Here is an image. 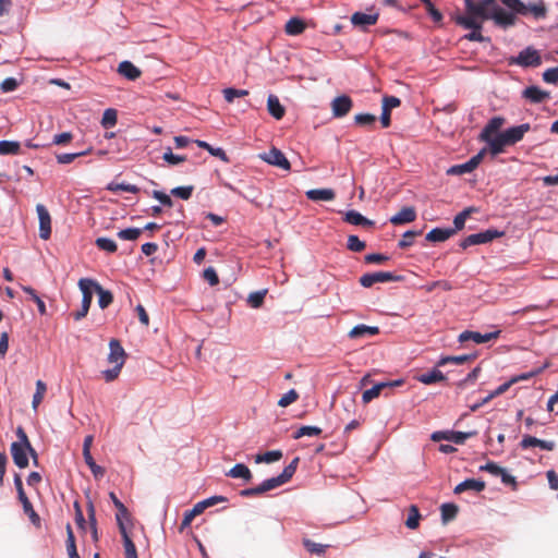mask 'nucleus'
I'll use <instances>...</instances> for the list:
<instances>
[{
	"mask_svg": "<svg viewBox=\"0 0 558 558\" xmlns=\"http://www.w3.org/2000/svg\"><path fill=\"white\" fill-rule=\"evenodd\" d=\"M417 380L424 385H432L446 380V376L438 368H433L430 372L417 376Z\"/></svg>",
	"mask_w": 558,
	"mask_h": 558,
	"instance_id": "obj_27",
	"label": "nucleus"
},
{
	"mask_svg": "<svg viewBox=\"0 0 558 558\" xmlns=\"http://www.w3.org/2000/svg\"><path fill=\"white\" fill-rule=\"evenodd\" d=\"M401 104L400 99L395 96H385L383 98V107L381 109H386L388 111H391L392 109L399 107Z\"/></svg>",
	"mask_w": 558,
	"mask_h": 558,
	"instance_id": "obj_64",
	"label": "nucleus"
},
{
	"mask_svg": "<svg viewBox=\"0 0 558 558\" xmlns=\"http://www.w3.org/2000/svg\"><path fill=\"white\" fill-rule=\"evenodd\" d=\"M484 488H485V483L483 481L468 478V480L461 482L460 484H458L454 487L453 492H454V494H461L465 490H474L476 493H480V492L484 490Z\"/></svg>",
	"mask_w": 558,
	"mask_h": 558,
	"instance_id": "obj_22",
	"label": "nucleus"
},
{
	"mask_svg": "<svg viewBox=\"0 0 558 558\" xmlns=\"http://www.w3.org/2000/svg\"><path fill=\"white\" fill-rule=\"evenodd\" d=\"M421 514L416 506L412 505L409 508L408 519L405 521L407 527L415 530L420 524Z\"/></svg>",
	"mask_w": 558,
	"mask_h": 558,
	"instance_id": "obj_39",
	"label": "nucleus"
},
{
	"mask_svg": "<svg viewBox=\"0 0 558 558\" xmlns=\"http://www.w3.org/2000/svg\"><path fill=\"white\" fill-rule=\"evenodd\" d=\"M193 186H178L171 190V194L173 196L180 197L182 199H189L192 195Z\"/></svg>",
	"mask_w": 558,
	"mask_h": 558,
	"instance_id": "obj_61",
	"label": "nucleus"
},
{
	"mask_svg": "<svg viewBox=\"0 0 558 558\" xmlns=\"http://www.w3.org/2000/svg\"><path fill=\"white\" fill-rule=\"evenodd\" d=\"M383 389H385V384L378 383L371 389L365 390L362 395L363 403H369L373 399L377 398Z\"/></svg>",
	"mask_w": 558,
	"mask_h": 558,
	"instance_id": "obj_40",
	"label": "nucleus"
},
{
	"mask_svg": "<svg viewBox=\"0 0 558 558\" xmlns=\"http://www.w3.org/2000/svg\"><path fill=\"white\" fill-rule=\"evenodd\" d=\"M88 154V150L80 151V153H69V154H58L56 155V159L60 165H68L74 161L76 158L85 156Z\"/></svg>",
	"mask_w": 558,
	"mask_h": 558,
	"instance_id": "obj_51",
	"label": "nucleus"
},
{
	"mask_svg": "<svg viewBox=\"0 0 558 558\" xmlns=\"http://www.w3.org/2000/svg\"><path fill=\"white\" fill-rule=\"evenodd\" d=\"M472 359L471 355H457V356H442L438 362L437 366H445L449 363L462 365Z\"/></svg>",
	"mask_w": 558,
	"mask_h": 558,
	"instance_id": "obj_44",
	"label": "nucleus"
},
{
	"mask_svg": "<svg viewBox=\"0 0 558 558\" xmlns=\"http://www.w3.org/2000/svg\"><path fill=\"white\" fill-rule=\"evenodd\" d=\"M141 232H142L141 229H138V228H128V229L119 231L118 236L121 240L134 241L141 235Z\"/></svg>",
	"mask_w": 558,
	"mask_h": 558,
	"instance_id": "obj_55",
	"label": "nucleus"
},
{
	"mask_svg": "<svg viewBox=\"0 0 558 558\" xmlns=\"http://www.w3.org/2000/svg\"><path fill=\"white\" fill-rule=\"evenodd\" d=\"M107 190L111 192H118V191H124L129 193H138L140 189L134 184L129 183H117V182H110L107 185Z\"/></svg>",
	"mask_w": 558,
	"mask_h": 558,
	"instance_id": "obj_43",
	"label": "nucleus"
},
{
	"mask_svg": "<svg viewBox=\"0 0 558 558\" xmlns=\"http://www.w3.org/2000/svg\"><path fill=\"white\" fill-rule=\"evenodd\" d=\"M520 447L522 449H529L531 447H538L542 450L551 451L555 449L556 445L551 440H542L534 436L524 435L520 442Z\"/></svg>",
	"mask_w": 558,
	"mask_h": 558,
	"instance_id": "obj_15",
	"label": "nucleus"
},
{
	"mask_svg": "<svg viewBox=\"0 0 558 558\" xmlns=\"http://www.w3.org/2000/svg\"><path fill=\"white\" fill-rule=\"evenodd\" d=\"M344 221L353 226L372 227L374 222L356 210H349L344 214Z\"/></svg>",
	"mask_w": 558,
	"mask_h": 558,
	"instance_id": "obj_24",
	"label": "nucleus"
},
{
	"mask_svg": "<svg viewBox=\"0 0 558 558\" xmlns=\"http://www.w3.org/2000/svg\"><path fill=\"white\" fill-rule=\"evenodd\" d=\"M465 14L454 16V22L462 27L482 28L483 23L492 20L495 25L508 28L515 25V17L509 10L501 8L496 0H464Z\"/></svg>",
	"mask_w": 558,
	"mask_h": 558,
	"instance_id": "obj_1",
	"label": "nucleus"
},
{
	"mask_svg": "<svg viewBox=\"0 0 558 558\" xmlns=\"http://www.w3.org/2000/svg\"><path fill=\"white\" fill-rule=\"evenodd\" d=\"M416 218V213L413 207H404L399 213L393 215L389 221L395 225H404L414 221Z\"/></svg>",
	"mask_w": 558,
	"mask_h": 558,
	"instance_id": "obj_19",
	"label": "nucleus"
},
{
	"mask_svg": "<svg viewBox=\"0 0 558 558\" xmlns=\"http://www.w3.org/2000/svg\"><path fill=\"white\" fill-rule=\"evenodd\" d=\"M47 391V386L43 380L36 381V391L33 396L32 407L36 411L41 403Z\"/></svg>",
	"mask_w": 558,
	"mask_h": 558,
	"instance_id": "obj_33",
	"label": "nucleus"
},
{
	"mask_svg": "<svg viewBox=\"0 0 558 558\" xmlns=\"http://www.w3.org/2000/svg\"><path fill=\"white\" fill-rule=\"evenodd\" d=\"M223 97L227 102H232L236 97H244L248 95V90L246 89H236L233 87H228L222 90Z\"/></svg>",
	"mask_w": 558,
	"mask_h": 558,
	"instance_id": "obj_49",
	"label": "nucleus"
},
{
	"mask_svg": "<svg viewBox=\"0 0 558 558\" xmlns=\"http://www.w3.org/2000/svg\"><path fill=\"white\" fill-rule=\"evenodd\" d=\"M118 72L131 81H134L141 76V70L130 61H122L118 66Z\"/></svg>",
	"mask_w": 558,
	"mask_h": 558,
	"instance_id": "obj_25",
	"label": "nucleus"
},
{
	"mask_svg": "<svg viewBox=\"0 0 558 558\" xmlns=\"http://www.w3.org/2000/svg\"><path fill=\"white\" fill-rule=\"evenodd\" d=\"M267 110L276 120H281L286 113V109L280 104L279 98L272 94L267 98Z\"/></svg>",
	"mask_w": 558,
	"mask_h": 558,
	"instance_id": "obj_21",
	"label": "nucleus"
},
{
	"mask_svg": "<svg viewBox=\"0 0 558 558\" xmlns=\"http://www.w3.org/2000/svg\"><path fill=\"white\" fill-rule=\"evenodd\" d=\"M376 121V117L371 113H359L354 117V122L357 125L365 126V125H372Z\"/></svg>",
	"mask_w": 558,
	"mask_h": 558,
	"instance_id": "obj_59",
	"label": "nucleus"
},
{
	"mask_svg": "<svg viewBox=\"0 0 558 558\" xmlns=\"http://www.w3.org/2000/svg\"><path fill=\"white\" fill-rule=\"evenodd\" d=\"M485 153H486V150L482 149L475 156H473L471 159H469L466 162L460 163V165H454V166L450 167L447 170V174H449V175H462V174H465V173H471L482 162Z\"/></svg>",
	"mask_w": 558,
	"mask_h": 558,
	"instance_id": "obj_6",
	"label": "nucleus"
},
{
	"mask_svg": "<svg viewBox=\"0 0 558 558\" xmlns=\"http://www.w3.org/2000/svg\"><path fill=\"white\" fill-rule=\"evenodd\" d=\"M259 158L265 162L286 171L291 169L290 161L287 159L284 154L276 147H272L268 153L260 154Z\"/></svg>",
	"mask_w": 558,
	"mask_h": 558,
	"instance_id": "obj_8",
	"label": "nucleus"
},
{
	"mask_svg": "<svg viewBox=\"0 0 558 558\" xmlns=\"http://www.w3.org/2000/svg\"><path fill=\"white\" fill-rule=\"evenodd\" d=\"M514 62L521 66H538L542 63V59L536 49L527 47L519 52Z\"/></svg>",
	"mask_w": 558,
	"mask_h": 558,
	"instance_id": "obj_13",
	"label": "nucleus"
},
{
	"mask_svg": "<svg viewBox=\"0 0 558 558\" xmlns=\"http://www.w3.org/2000/svg\"><path fill=\"white\" fill-rule=\"evenodd\" d=\"M481 140L488 144L489 151L494 156L501 154L505 150V147L508 146V144L504 142V137L500 133L495 137L489 136L488 138Z\"/></svg>",
	"mask_w": 558,
	"mask_h": 558,
	"instance_id": "obj_26",
	"label": "nucleus"
},
{
	"mask_svg": "<svg viewBox=\"0 0 558 558\" xmlns=\"http://www.w3.org/2000/svg\"><path fill=\"white\" fill-rule=\"evenodd\" d=\"M500 332L501 331L499 329L492 331V332H486V333H482L478 331L465 330L459 335L458 340L461 343L466 342V341H473L475 343H485L490 340L497 339L499 337Z\"/></svg>",
	"mask_w": 558,
	"mask_h": 558,
	"instance_id": "obj_9",
	"label": "nucleus"
},
{
	"mask_svg": "<svg viewBox=\"0 0 558 558\" xmlns=\"http://www.w3.org/2000/svg\"><path fill=\"white\" fill-rule=\"evenodd\" d=\"M352 99L347 95L336 97L331 101V110L335 118H342L347 116L352 109Z\"/></svg>",
	"mask_w": 558,
	"mask_h": 558,
	"instance_id": "obj_14",
	"label": "nucleus"
},
{
	"mask_svg": "<svg viewBox=\"0 0 558 558\" xmlns=\"http://www.w3.org/2000/svg\"><path fill=\"white\" fill-rule=\"evenodd\" d=\"M320 433L322 428L317 426H302L295 432L294 438L299 439L304 436H318Z\"/></svg>",
	"mask_w": 558,
	"mask_h": 558,
	"instance_id": "obj_54",
	"label": "nucleus"
},
{
	"mask_svg": "<svg viewBox=\"0 0 558 558\" xmlns=\"http://www.w3.org/2000/svg\"><path fill=\"white\" fill-rule=\"evenodd\" d=\"M505 124V119L502 117H494L492 118L485 128L482 130L480 137L488 138L492 134L496 133L502 125Z\"/></svg>",
	"mask_w": 558,
	"mask_h": 558,
	"instance_id": "obj_29",
	"label": "nucleus"
},
{
	"mask_svg": "<svg viewBox=\"0 0 558 558\" xmlns=\"http://www.w3.org/2000/svg\"><path fill=\"white\" fill-rule=\"evenodd\" d=\"M305 23L299 17L290 19L284 26V31L290 36H296L304 32Z\"/></svg>",
	"mask_w": 558,
	"mask_h": 558,
	"instance_id": "obj_31",
	"label": "nucleus"
},
{
	"mask_svg": "<svg viewBox=\"0 0 558 558\" xmlns=\"http://www.w3.org/2000/svg\"><path fill=\"white\" fill-rule=\"evenodd\" d=\"M347 246L352 252H362L365 248V242L356 235H349Z\"/></svg>",
	"mask_w": 558,
	"mask_h": 558,
	"instance_id": "obj_58",
	"label": "nucleus"
},
{
	"mask_svg": "<svg viewBox=\"0 0 558 558\" xmlns=\"http://www.w3.org/2000/svg\"><path fill=\"white\" fill-rule=\"evenodd\" d=\"M267 290L253 292L247 298V303L253 308H258L263 305Z\"/></svg>",
	"mask_w": 558,
	"mask_h": 558,
	"instance_id": "obj_48",
	"label": "nucleus"
},
{
	"mask_svg": "<svg viewBox=\"0 0 558 558\" xmlns=\"http://www.w3.org/2000/svg\"><path fill=\"white\" fill-rule=\"evenodd\" d=\"M20 151V143L14 141H0V155H16Z\"/></svg>",
	"mask_w": 558,
	"mask_h": 558,
	"instance_id": "obj_41",
	"label": "nucleus"
},
{
	"mask_svg": "<svg viewBox=\"0 0 558 558\" xmlns=\"http://www.w3.org/2000/svg\"><path fill=\"white\" fill-rule=\"evenodd\" d=\"M379 332V328L376 326H366L364 324L356 325L353 327L350 332L349 337L351 339H357V338H364L367 336H375Z\"/></svg>",
	"mask_w": 558,
	"mask_h": 558,
	"instance_id": "obj_23",
	"label": "nucleus"
},
{
	"mask_svg": "<svg viewBox=\"0 0 558 558\" xmlns=\"http://www.w3.org/2000/svg\"><path fill=\"white\" fill-rule=\"evenodd\" d=\"M306 197L313 202H330L336 197V193L332 189H314L308 190L305 193Z\"/></svg>",
	"mask_w": 558,
	"mask_h": 558,
	"instance_id": "obj_18",
	"label": "nucleus"
},
{
	"mask_svg": "<svg viewBox=\"0 0 558 558\" xmlns=\"http://www.w3.org/2000/svg\"><path fill=\"white\" fill-rule=\"evenodd\" d=\"M203 278L211 286H217L219 283V278L216 270L213 267H208L203 272Z\"/></svg>",
	"mask_w": 558,
	"mask_h": 558,
	"instance_id": "obj_62",
	"label": "nucleus"
},
{
	"mask_svg": "<svg viewBox=\"0 0 558 558\" xmlns=\"http://www.w3.org/2000/svg\"><path fill=\"white\" fill-rule=\"evenodd\" d=\"M117 510L118 512L116 514V520L119 526L120 534H122V531H128L126 523L131 522V515L125 506H122V508H118Z\"/></svg>",
	"mask_w": 558,
	"mask_h": 558,
	"instance_id": "obj_32",
	"label": "nucleus"
},
{
	"mask_svg": "<svg viewBox=\"0 0 558 558\" xmlns=\"http://www.w3.org/2000/svg\"><path fill=\"white\" fill-rule=\"evenodd\" d=\"M470 213H471V208H468L454 217V219H453L454 228L452 229V230H454V233L464 228L465 220L469 217Z\"/></svg>",
	"mask_w": 558,
	"mask_h": 558,
	"instance_id": "obj_57",
	"label": "nucleus"
},
{
	"mask_svg": "<svg viewBox=\"0 0 558 558\" xmlns=\"http://www.w3.org/2000/svg\"><path fill=\"white\" fill-rule=\"evenodd\" d=\"M543 80L549 84L558 83V65L555 68H549L543 73Z\"/></svg>",
	"mask_w": 558,
	"mask_h": 558,
	"instance_id": "obj_63",
	"label": "nucleus"
},
{
	"mask_svg": "<svg viewBox=\"0 0 558 558\" xmlns=\"http://www.w3.org/2000/svg\"><path fill=\"white\" fill-rule=\"evenodd\" d=\"M299 463V458H294L289 465H287L283 471L276 477H271L268 480H265L259 485L262 487L263 493L269 492L271 489H275L287 482L291 480L293 474L296 471Z\"/></svg>",
	"mask_w": 558,
	"mask_h": 558,
	"instance_id": "obj_5",
	"label": "nucleus"
},
{
	"mask_svg": "<svg viewBox=\"0 0 558 558\" xmlns=\"http://www.w3.org/2000/svg\"><path fill=\"white\" fill-rule=\"evenodd\" d=\"M202 507L197 504L194 505V507L191 510H187L184 512L183 520L181 522V530H184L185 527L190 526L192 521L195 517L203 513Z\"/></svg>",
	"mask_w": 558,
	"mask_h": 558,
	"instance_id": "obj_34",
	"label": "nucleus"
},
{
	"mask_svg": "<svg viewBox=\"0 0 558 558\" xmlns=\"http://www.w3.org/2000/svg\"><path fill=\"white\" fill-rule=\"evenodd\" d=\"M502 233L497 230H486L484 232L473 233L463 239L460 243L462 248H468L469 246L485 244L494 239L500 236Z\"/></svg>",
	"mask_w": 558,
	"mask_h": 558,
	"instance_id": "obj_7",
	"label": "nucleus"
},
{
	"mask_svg": "<svg viewBox=\"0 0 558 558\" xmlns=\"http://www.w3.org/2000/svg\"><path fill=\"white\" fill-rule=\"evenodd\" d=\"M397 277L389 271H376V272H369L365 274L360 278V283L364 288H371L375 283L379 282H389L396 280Z\"/></svg>",
	"mask_w": 558,
	"mask_h": 558,
	"instance_id": "obj_11",
	"label": "nucleus"
},
{
	"mask_svg": "<svg viewBox=\"0 0 558 558\" xmlns=\"http://www.w3.org/2000/svg\"><path fill=\"white\" fill-rule=\"evenodd\" d=\"M121 536L123 541L125 558H137L135 545L132 542L128 531H122Z\"/></svg>",
	"mask_w": 558,
	"mask_h": 558,
	"instance_id": "obj_36",
	"label": "nucleus"
},
{
	"mask_svg": "<svg viewBox=\"0 0 558 558\" xmlns=\"http://www.w3.org/2000/svg\"><path fill=\"white\" fill-rule=\"evenodd\" d=\"M110 352L108 354V362L114 364L113 368L106 369L102 372L106 381H113L118 378L124 363H125V351L121 343L117 339H111L109 342Z\"/></svg>",
	"mask_w": 558,
	"mask_h": 558,
	"instance_id": "obj_4",
	"label": "nucleus"
},
{
	"mask_svg": "<svg viewBox=\"0 0 558 558\" xmlns=\"http://www.w3.org/2000/svg\"><path fill=\"white\" fill-rule=\"evenodd\" d=\"M196 144H197L198 147L208 150V153L210 155H213L215 157H218V158H220L223 161H228L227 155H226V153H225V150L222 148H220V147L214 148L207 142L199 141V140L196 141Z\"/></svg>",
	"mask_w": 558,
	"mask_h": 558,
	"instance_id": "obj_42",
	"label": "nucleus"
},
{
	"mask_svg": "<svg viewBox=\"0 0 558 558\" xmlns=\"http://www.w3.org/2000/svg\"><path fill=\"white\" fill-rule=\"evenodd\" d=\"M16 435L19 437V441H14L11 445V454L15 465L20 469H24L28 465L27 454L31 453L35 460L37 456L22 427H17Z\"/></svg>",
	"mask_w": 558,
	"mask_h": 558,
	"instance_id": "obj_3",
	"label": "nucleus"
},
{
	"mask_svg": "<svg viewBox=\"0 0 558 558\" xmlns=\"http://www.w3.org/2000/svg\"><path fill=\"white\" fill-rule=\"evenodd\" d=\"M475 433H463V432H451L448 433V436H444L446 440L452 441L454 444L461 445L463 444L468 438L472 437Z\"/></svg>",
	"mask_w": 558,
	"mask_h": 558,
	"instance_id": "obj_50",
	"label": "nucleus"
},
{
	"mask_svg": "<svg viewBox=\"0 0 558 558\" xmlns=\"http://www.w3.org/2000/svg\"><path fill=\"white\" fill-rule=\"evenodd\" d=\"M96 293L98 294V304L100 308H107L112 303V293L105 290L100 284L96 287Z\"/></svg>",
	"mask_w": 558,
	"mask_h": 558,
	"instance_id": "obj_35",
	"label": "nucleus"
},
{
	"mask_svg": "<svg viewBox=\"0 0 558 558\" xmlns=\"http://www.w3.org/2000/svg\"><path fill=\"white\" fill-rule=\"evenodd\" d=\"M531 130V125L529 123H523L517 126L509 128L501 132L500 134L504 137V142L510 145H514L518 142H520L525 133H527Z\"/></svg>",
	"mask_w": 558,
	"mask_h": 558,
	"instance_id": "obj_12",
	"label": "nucleus"
},
{
	"mask_svg": "<svg viewBox=\"0 0 558 558\" xmlns=\"http://www.w3.org/2000/svg\"><path fill=\"white\" fill-rule=\"evenodd\" d=\"M22 290L27 293L31 299L37 304V307H38V312L41 314V315H45L46 314V305H45V302L38 296V294L36 293V291L28 287V286H22L21 287Z\"/></svg>",
	"mask_w": 558,
	"mask_h": 558,
	"instance_id": "obj_46",
	"label": "nucleus"
},
{
	"mask_svg": "<svg viewBox=\"0 0 558 558\" xmlns=\"http://www.w3.org/2000/svg\"><path fill=\"white\" fill-rule=\"evenodd\" d=\"M36 211L39 219V236L43 240H48L51 235L50 214L43 204L36 206Z\"/></svg>",
	"mask_w": 558,
	"mask_h": 558,
	"instance_id": "obj_10",
	"label": "nucleus"
},
{
	"mask_svg": "<svg viewBox=\"0 0 558 558\" xmlns=\"http://www.w3.org/2000/svg\"><path fill=\"white\" fill-rule=\"evenodd\" d=\"M281 458H282V452L280 450H272V451H267L262 454H257L255 457V462L256 463H271V462L279 461Z\"/></svg>",
	"mask_w": 558,
	"mask_h": 558,
	"instance_id": "obj_37",
	"label": "nucleus"
},
{
	"mask_svg": "<svg viewBox=\"0 0 558 558\" xmlns=\"http://www.w3.org/2000/svg\"><path fill=\"white\" fill-rule=\"evenodd\" d=\"M440 510L442 521L448 522L457 515L458 507L453 504H444Z\"/></svg>",
	"mask_w": 558,
	"mask_h": 558,
	"instance_id": "obj_52",
	"label": "nucleus"
},
{
	"mask_svg": "<svg viewBox=\"0 0 558 558\" xmlns=\"http://www.w3.org/2000/svg\"><path fill=\"white\" fill-rule=\"evenodd\" d=\"M118 120V113L116 109L109 108L106 109L102 119H101V125L106 129L112 128L117 124Z\"/></svg>",
	"mask_w": 558,
	"mask_h": 558,
	"instance_id": "obj_45",
	"label": "nucleus"
},
{
	"mask_svg": "<svg viewBox=\"0 0 558 558\" xmlns=\"http://www.w3.org/2000/svg\"><path fill=\"white\" fill-rule=\"evenodd\" d=\"M522 97L532 104H541L549 99L550 94L537 86H529L522 92Z\"/></svg>",
	"mask_w": 558,
	"mask_h": 558,
	"instance_id": "obj_17",
	"label": "nucleus"
},
{
	"mask_svg": "<svg viewBox=\"0 0 558 558\" xmlns=\"http://www.w3.org/2000/svg\"><path fill=\"white\" fill-rule=\"evenodd\" d=\"M98 286H99V283L93 279H89V278L80 279L78 288L83 294L82 300H84L85 302L92 303L93 294H94V292H96V287H98Z\"/></svg>",
	"mask_w": 558,
	"mask_h": 558,
	"instance_id": "obj_20",
	"label": "nucleus"
},
{
	"mask_svg": "<svg viewBox=\"0 0 558 558\" xmlns=\"http://www.w3.org/2000/svg\"><path fill=\"white\" fill-rule=\"evenodd\" d=\"M162 158L169 165H178V163H181V162L185 161V159H186L185 156L174 155L172 153L171 148H168L165 151Z\"/></svg>",
	"mask_w": 558,
	"mask_h": 558,
	"instance_id": "obj_60",
	"label": "nucleus"
},
{
	"mask_svg": "<svg viewBox=\"0 0 558 558\" xmlns=\"http://www.w3.org/2000/svg\"><path fill=\"white\" fill-rule=\"evenodd\" d=\"M298 398L299 393L294 389H291L279 399L278 405L281 408H286L295 402Z\"/></svg>",
	"mask_w": 558,
	"mask_h": 558,
	"instance_id": "obj_56",
	"label": "nucleus"
},
{
	"mask_svg": "<svg viewBox=\"0 0 558 558\" xmlns=\"http://www.w3.org/2000/svg\"><path fill=\"white\" fill-rule=\"evenodd\" d=\"M96 245L98 248L109 253H114L118 248L117 243L108 238H98L96 240Z\"/></svg>",
	"mask_w": 558,
	"mask_h": 558,
	"instance_id": "obj_53",
	"label": "nucleus"
},
{
	"mask_svg": "<svg viewBox=\"0 0 558 558\" xmlns=\"http://www.w3.org/2000/svg\"><path fill=\"white\" fill-rule=\"evenodd\" d=\"M83 457H84L86 464L90 469L93 475L96 478L102 477L105 474V469L102 466L96 464V462L94 461V459L92 457V453L84 454Z\"/></svg>",
	"mask_w": 558,
	"mask_h": 558,
	"instance_id": "obj_47",
	"label": "nucleus"
},
{
	"mask_svg": "<svg viewBox=\"0 0 558 558\" xmlns=\"http://www.w3.org/2000/svg\"><path fill=\"white\" fill-rule=\"evenodd\" d=\"M502 4L512 13L517 15H532L535 20H543L547 16V7L543 0L534 3L524 4L521 0H500Z\"/></svg>",
	"mask_w": 558,
	"mask_h": 558,
	"instance_id": "obj_2",
	"label": "nucleus"
},
{
	"mask_svg": "<svg viewBox=\"0 0 558 558\" xmlns=\"http://www.w3.org/2000/svg\"><path fill=\"white\" fill-rule=\"evenodd\" d=\"M378 16H379V14L377 12H375V13L355 12L351 16V23L354 26L365 29L366 27L376 24Z\"/></svg>",
	"mask_w": 558,
	"mask_h": 558,
	"instance_id": "obj_16",
	"label": "nucleus"
},
{
	"mask_svg": "<svg viewBox=\"0 0 558 558\" xmlns=\"http://www.w3.org/2000/svg\"><path fill=\"white\" fill-rule=\"evenodd\" d=\"M226 475L232 478H243L246 482L252 478L251 470L243 463L235 464L226 473Z\"/></svg>",
	"mask_w": 558,
	"mask_h": 558,
	"instance_id": "obj_30",
	"label": "nucleus"
},
{
	"mask_svg": "<svg viewBox=\"0 0 558 558\" xmlns=\"http://www.w3.org/2000/svg\"><path fill=\"white\" fill-rule=\"evenodd\" d=\"M454 234V230L450 228H435L426 234V240L429 242H444Z\"/></svg>",
	"mask_w": 558,
	"mask_h": 558,
	"instance_id": "obj_28",
	"label": "nucleus"
},
{
	"mask_svg": "<svg viewBox=\"0 0 558 558\" xmlns=\"http://www.w3.org/2000/svg\"><path fill=\"white\" fill-rule=\"evenodd\" d=\"M21 504L23 506L24 512L28 515L32 523L39 526L40 518L37 514V512L34 510L33 505L31 504L29 499L27 497H24V499L21 500Z\"/></svg>",
	"mask_w": 558,
	"mask_h": 558,
	"instance_id": "obj_38",
	"label": "nucleus"
}]
</instances>
